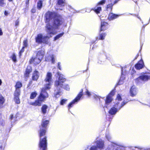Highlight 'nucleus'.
<instances>
[{"label":"nucleus","instance_id":"nucleus-1","mask_svg":"<svg viewBox=\"0 0 150 150\" xmlns=\"http://www.w3.org/2000/svg\"><path fill=\"white\" fill-rule=\"evenodd\" d=\"M46 19V31L47 33L46 35L43 36L41 34L38 35L35 38L36 41L38 43H43L47 44L49 43L50 38L52 37L51 34L54 35L57 32L55 29L57 27L60 25L62 23V18L59 15L50 11L47 12L45 14Z\"/></svg>","mask_w":150,"mask_h":150},{"label":"nucleus","instance_id":"nucleus-2","mask_svg":"<svg viewBox=\"0 0 150 150\" xmlns=\"http://www.w3.org/2000/svg\"><path fill=\"white\" fill-rule=\"evenodd\" d=\"M57 74L59 77L58 80L56 81L55 82V86L56 88V89L55 91V94L56 98H58L60 96L61 93L60 90L62 88H63L67 90H69V89L68 85H64L63 83L66 81L64 76L59 73H57Z\"/></svg>","mask_w":150,"mask_h":150},{"label":"nucleus","instance_id":"nucleus-3","mask_svg":"<svg viewBox=\"0 0 150 150\" xmlns=\"http://www.w3.org/2000/svg\"><path fill=\"white\" fill-rule=\"evenodd\" d=\"M49 121L47 120H43L41 123V126L40 127V142L39 146L40 148H42V150H45L47 148V142L46 137H45L43 139H41V137L43 136L45 134L46 131L45 129L49 123Z\"/></svg>","mask_w":150,"mask_h":150},{"label":"nucleus","instance_id":"nucleus-4","mask_svg":"<svg viewBox=\"0 0 150 150\" xmlns=\"http://www.w3.org/2000/svg\"><path fill=\"white\" fill-rule=\"evenodd\" d=\"M48 96V94L45 91V89L42 88L38 99L36 100L35 102L32 103L31 104L35 106H40L41 105L42 101L46 98H47Z\"/></svg>","mask_w":150,"mask_h":150},{"label":"nucleus","instance_id":"nucleus-5","mask_svg":"<svg viewBox=\"0 0 150 150\" xmlns=\"http://www.w3.org/2000/svg\"><path fill=\"white\" fill-rule=\"evenodd\" d=\"M44 51L43 50L38 51L37 55L35 56H33L31 59L30 60V63H33L35 65L39 64L44 55Z\"/></svg>","mask_w":150,"mask_h":150},{"label":"nucleus","instance_id":"nucleus-6","mask_svg":"<svg viewBox=\"0 0 150 150\" xmlns=\"http://www.w3.org/2000/svg\"><path fill=\"white\" fill-rule=\"evenodd\" d=\"M52 75L50 72L47 73L46 78L44 80L45 87L42 88L45 89V91L47 90H48L50 88V86L52 79Z\"/></svg>","mask_w":150,"mask_h":150},{"label":"nucleus","instance_id":"nucleus-7","mask_svg":"<svg viewBox=\"0 0 150 150\" xmlns=\"http://www.w3.org/2000/svg\"><path fill=\"white\" fill-rule=\"evenodd\" d=\"M116 100L117 102H116L115 103V107L112 108L109 111V113L112 115L115 114L117 111V109L115 107H117V105L119 103L117 102V101H121L122 100L121 97L119 94H118L117 95Z\"/></svg>","mask_w":150,"mask_h":150},{"label":"nucleus","instance_id":"nucleus-8","mask_svg":"<svg viewBox=\"0 0 150 150\" xmlns=\"http://www.w3.org/2000/svg\"><path fill=\"white\" fill-rule=\"evenodd\" d=\"M104 143V142L101 139L97 141L96 142V146H92L90 149V150H101L103 147Z\"/></svg>","mask_w":150,"mask_h":150},{"label":"nucleus","instance_id":"nucleus-9","mask_svg":"<svg viewBox=\"0 0 150 150\" xmlns=\"http://www.w3.org/2000/svg\"><path fill=\"white\" fill-rule=\"evenodd\" d=\"M20 94V90L19 88L16 89L14 94V100L16 103L19 104L20 103L19 96Z\"/></svg>","mask_w":150,"mask_h":150},{"label":"nucleus","instance_id":"nucleus-10","mask_svg":"<svg viewBox=\"0 0 150 150\" xmlns=\"http://www.w3.org/2000/svg\"><path fill=\"white\" fill-rule=\"evenodd\" d=\"M83 91V90H81V91L78 95L77 97L72 101V102L70 103L68 105V107L69 109L71 107H72V105L74 104V103L76 102H77L79 100L80 98L82 96V92Z\"/></svg>","mask_w":150,"mask_h":150},{"label":"nucleus","instance_id":"nucleus-11","mask_svg":"<svg viewBox=\"0 0 150 150\" xmlns=\"http://www.w3.org/2000/svg\"><path fill=\"white\" fill-rule=\"evenodd\" d=\"M115 92L114 91H112L106 97V100L105 101V107L107 108V105L109 104L112 100V96H113Z\"/></svg>","mask_w":150,"mask_h":150},{"label":"nucleus","instance_id":"nucleus-12","mask_svg":"<svg viewBox=\"0 0 150 150\" xmlns=\"http://www.w3.org/2000/svg\"><path fill=\"white\" fill-rule=\"evenodd\" d=\"M149 78V77L147 75H143L141 76L136 79V81L137 83L141 82L142 81H147Z\"/></svg>","mask_w":150,"mask_h":150},{"label":"nucleus","instance_id":"nucleus-13","mask_svg":"<svg viewBox=\"0 0 150 150\" xmlns=\"http://www.w3.org/2000/svg\"><path fill=\"white\" fill-rule=\"evenodd\" d=\"M55 57L53 55H51L46 57L45 60L47 61H51L52 63L54 64L55 63Z\"/></svg>","mask_w":150,"mask_h":150},{"label":"nucleus","instance_id":"nucleus-14","mask_svg":"<svg viewBox=\"0 0 150 150\" xmlns=\"http://www.w3.org/2000/svg\"><path fill=\"white\" fill-rule=\"evenodd\" d=\"M144 65V64L143 61L141 60L135 65V67L137 69L139 70L142 69Z\"/></svg>","mask_w":150,"mask_h":150},{"label":"nucleus","instance_id":"nucleus-15","mask_svg":"<svg viewBox=\"0 0 150 150\" xmlns=\"http://www.w3.org/2000/svg\"><path fill=\"white\" fill-rule=\"evenodd\" d=\"M39 73L37 71L35 70L34 71L32 76L33 80L37 81L39 77Z\"/></svg>","mask_w":150,"mask_h":150},{"label":"nucleus","instance_id":"nucleus-16","mask_svg":"<svg viewBox=\"0 0 150 150\" xmlns=\"http://www.w3.org/2000/svg\"><path fill=\"white\" fill-rule=\"evenodd\" d=\"M137 93V90L134 86H132L130 90V93L131 96H135Z\"/></svg>","mask_w":150,"mask_h":150},{"label":"nucleus","instance_id":"nucleus-17","mask_svg":"<svg viewBox=\"0 0 150 150\" xmlns=\"http://www.w3.org/2000/svg\"><path fill=\"white\" fill-rule=\"evenodd\" d=\"M108 23L104 22H101L100 30L101 31H104L108 27Z\"/></svg>","mask_w":150,"mask_h":150},{"label":"nucleus","instance_id":"nucleus-18","mask_svg":"<svg viewBox=\"0 0 150 150\" xmlns=\"http://www.w3.org/2000/svg\"><path fill=\"white\" fill-rule=\"evenodd\" d=\"M32 71V67L30 66H28L25 74V76L26 77H28L30 73Z\"/></svg>","mask_w":150,"mask_h":150},{"label":"nucleus","instance_id":"nucleus-19","mask_svg":"<svg viewBox=\"0 0 150 150\" xmlns=\"http://www.w3.org/2000/svg\"><path fill=\"white\" fill-rule=\"evenodd\" d=\"M118 16V15L111 13L109 15L108 19L109 20H111L117 18Z\"/></svg>","mask_w":150,"mask_h":150},{"label":"nucleus","instance_id":"nucleus-20","mask_svg":"<svg viewBox=\"0 0 150 150\" xmlns=\"http://www.w3.org/2000/svg\"><path fill=\"white\" fill-rule=\"evenodd\" d=\"M47 108L48 106L46 105L42 106L41 108V111L43 114H45L46 113Z\"/></svg>","mask_w":150,"mask_h":150},{"label":"nucleus","instance_id":"nucleus-21","mask_svg":"<svg viewBox=\"0 0 150 150\" xmlns=\"http://www.w3.org/2000/svg\"><path fill=\"white\" fill-rule=\"evenodd\" d=\"M94 10L97 13H99L100 11L101 10V7H98V6L97 5V6L95 7Z\"/></svg>","mask_w":150,"mask_h":150},{"label":"nucleus","instance_id":"nucleus-22","mask_svg":"<svg viewBox=\"0 0 150 150\" xmlns=\"http://www.w3.org/2000/svg\"><path fill=\"white\" fill-rule=\"evenodd\" d=\"M22 86V84L20 82H18L16 83V85L15 86L16 88H20Z\"/></svg>","mask_w":150,"mask_h":150},{"label":"nucleus","instance_id":"nucleus-23","mask_svg":"<svg viewBox=\"0 0 150 150\" xmlns=\"http://www.w3.org/2000/svg\"><path fill=\"white\" fill-rule=\"evenodd\" d=\"M58 4L61 6H64L65 5L64 0H59L58 2Z\"/></svg>","mask_w":150,"mask_h":150},{"label":"nucleus","instance_id":"nucleus-24","mask_svg":"<svg viewBox=\"0 0 150 150\" xmlns=\"http://www.w3.org/2000/svg\"><path fill=\"white\" fill-rule=\"evenodd\" d=\"M106 35V34L104 33L101 34L100 35V36L99 38H98V39L103 40L104 39Z\"/></svg>","mask_w":150,"mask_h":150},{"label":"nucleus","instance_id":"nucleus-25","mask_svg":"<svg viewBox=\"0 0 150 150\" xmlns=\"http://www.w3.org/2000/svg\"><path fill=\"white\" fill-rule=\"evenodd\" d=\"M5 101V99L1 95H0V105H2Z\"/></svg>","mask_w":150,"mask_h":150},{"label":"nucleus","instance_id":"nucleus-26","mask_svg":"<svg viewBox=\"0 0 150 150\" xmlns=\"http://www.w3.org/2000/svg\"><path fill=\"white\" fill-rule=\"evenodd\" d=\"M42 6V2L41 1H39L38 3L37 8L40 9H41Z\"/></svg>","mask_w":150,"mask_h":150},{"label":"nucleus","instance_id":"nucleus-27","mask_svg":"<svg viewBox=\"0 0 150 150\" xmlns=\"http://www.w3.org/2000/svg\"><path fill=\"white\" fill-rule=\"evenodd\" d=\"M64 33H60L58 35H57L55 38H54V40H56L58 39H59V38L62 37V35H63Z\"/></svg>","mask_w":150,"mask_h":150},{"label":"nucleus","instance_id":"nucleus-28","mask_svg":"<svg viewBox=\"0 0 150 150\" xmlns=\"http://www.w3.org/2000/svg\"><path fill=\"white\" fill-rule=\"evenodd\" d=\"M37 95V93L35 92H33L31 93L30 96V98L31 99H33Z\"/></svg>","mask_w":150,"mask_h":150},{"label":"nucleus","instance_id":"nucleus-29","mask_svg":"<svg viewBox=\"0 0 150 150\" xmlns=\"http://www.w3.org/2000/svg\"><path fill=\"white\" fill-rule=\"evenodd\" d=\"M67 100V99H62L60 102V104L61 105H63L65 103Z\"/></svg>","mask_w":150,"mask_h":150},{"label":"nucleus","instance_id":"nucleus-30","mask_svg":"<svg viewBox=\"0 0 150 150\" xmlns=\"http://www.w3.org/2000/svg\"><path fill=\"white\" fill-rule=\"evenodd\" d=\"M11 58L12 60L14 62L16 61V56L14 54H13L11 56Z\"/></svg>","mask_w":150,"mask_h":150},{"label":"nucleus","instance_id":"nucleus-31","mask_svg":"<svg viewBox=\"0 0 150 150\" xmlns=\"http://www.w3.org/2000/svg\"><path fill=\"white\" fill-rule=\"evenodd\" d=\"M123 78L122 76L120 78V79L118 83V85H121L123 83Z\"/></svg>","mask_w":150,"mask_h":150},{"label":"nucleus","instance_id":"nucleus-32","mask_svg":"<svg viewBox=\"0 0 150 150\" xmlns=\"http://www.w3.org/2000/svg\"><path fill=\"white\" fill-rule=\"evenodd\" d=\"M105 0H102L100 2H99L97 4V6L98 5H103L105 3Z\"/></svg>","mask_w":150,"mask_h":150},{"label":"nucleus","instance_id":"nucleus-33","mask_svg":"<svg viewBox=\"0 0 150 150\" xmlns=\"http://www.w3.org/2000/svg\"><path fill=\"white\" fill-rule=\"evenodd\" d=\"M24 47H26L28 46L27 41V40H24L23 42Z\"/></svg>","mask_w":150,"mask_h":150},{"label":"nucleus","instance_id":"nucleus-34","mask_svg":"<svg viewBox=\"0 0 150 150\" xmlns=\"http://www.w3.org/2000/svg\"><path fill=\"white\" fill-rule=\"evenodd\" d=\"M24 47H23L21 50L20 52H19V56H20L21 55L22 53H23L24 51Z\"/></svg>","mask_w":150,"mask_h":150},{"label":"nucleus","instance_id":"nucleus-35","mask_svg":"<svg viewBox=\"0 0 150 150\" xmlns=\"http://www.w3.org/2000/svg\"><path fill=\"white\" fill-rule=\"evenodd\" d=\"M5 4L4 0H0V4L1 6H3Z\"/></svg>","mask_w":150,"mask_h":150},{"label":"nucleus","instance_id":"nucleus-36","mask_svg":"<svg viewBox=\"0 0 150 150\" xmlns=\"http://www.w3.org/2000/svg\"><path fill=\"white\" fill-rule=\"evenodd\" d=\"M112 4H108L107 6V8H112Z\"/></svg>","mask_w":150,"mask_h":150},{"label":"nucleus","instance_id":"nucleus-37","mask_svg":"<svg viewBox=\"0 0 150 150\" xmlns=\"http://www.w3.org/2000/svg\"><path fill=\"white\" fill-rule=\"evenodd\" d=\"M126 103H125L124 102H122L121 104V106L119 108V109H120L121 108L123 107L125 104H126Z\"/></svg>","mask_w":150,"mask_h":150},{"label":"nucleus","instance_id":"nucleus-38","mask_svg":"<svg viewBox=\"0 0 150 150\" xmlns=\"http://www.w3.org/2000/svg\"><path fill=\"white\" fill-rule=\"evenodd\" d=\"M86 93V94L89 96H90L91 95L90 93L89 92V91L88 90H87Z\"/></svg>","mask_w":150,"mask_h":150},{"label":"nucleus","instance_id":"nucleus-39","mask_svg":"<svg viewBox=\"0 0 150 150\" xmlns=\"http://www.w3.org/2000/svg\"><path fill=\"white\" fill-rule=\"evenodd\" d=\"M4 14L6 16H7L9 14V13L7 11H5Z\"/></svg>","mask_w":150,"mask_h":150},{"label":"nucleus","instance_id":"nucleus-40","mask_svg":"<svg viewBox=\"0 0 150 150\" xmlns=\"http://www.w3.org/2000/svg\"><path fill=\"white\" fill-rule=\"evenodd\" d=\"M19 24V22L18 21H16L15 22V25L16 26H18Z\"/></svg>","mask_w":150,"mask_h":150},{"label":"nucleus","instance_id":"nucleus-41","mask_svg":"<svg viewBox=\"0 0 150 150\" xmlns=\"http://www.w3.org/2000/svg\"><path fill=\"white\" fill-rule=\"evenodd\" d=\"M60 62H58V68L60 69L61 70V68H60Z\"/></svg>","mask_w":150,"mask_h":150},{"label":"nucleus","instance_id":"nucleus-42","mask_svg":"<svg viewBox=\"0 0 150 150\" xmlns=\"http://www.w3.org/2000/svg\"><path fill=\"white\" fill-rule=\"evenodd\" d=\"M3 34V32L2 31V30L0 28V35H1Z\"/></svg>","mask_w":150,"mask_h":150},{"label":"nucleus","instance_id":"nucleus-43","mask_svg":"<svg viewBox=\"0 0 150 150\" xmlns=\"http://www.w3.org/2000/svg\"><path fill=\"white\" fill-rule=\"evenodd\" d=\"M13 115H11V116H10V119L11 120H12L13 118Z\"/></svg>","mask_w":150,"mask_h":150},{"label":"nucleus","instance_id":"nucleus-44","mask_svg":"<svg viewBox=\"0 0 150 150\" xmlns=\"http://www.w3.org/2000/svg\"><path fill=\"white\" fill-rule=\"evenodd\" d=\"M107 138L109 141H110V137L109 136H107Z\"/></svg>","mask_w":150,"mask_h":150},{"label":"nucleus","instance_id":"nucleus-45","mask_svg":"<svg viewBox=\"0 0 150 150\" xmlns=\"http://www.w3.org/2000/svg\"><path fill=\"white\" fill-rule=\"evenodd\" d=\"M31 11L33 13H34L35 12V10L34 9H32L31 10Z\"/></svg>","mask_w":150,"mask_h":150},{"label":"nucleus","instance_id":"nucleus-46","mask_svg":"<svg viewBox=\"0 0 150 150\" xmlns=\"http://www.w3.org/2000/svg\"><path fill=\"white\" fill-rule=\"evenodd\" d=\"M118 1V0H116L115 1V2H114V4H115L116 3H117V2Z\"/></svg>","mask_w":150,"mask_h":150},{"label":"nucleus","instance_id":"nucleus-47","mask_svg":"<svg viewBox=\"0 0 150 150\" xmlns=\"http://www.w3.org/2000/svg\"><path fill=\"white\" fill-rule=\"evenodd\" d=\"M1 83H2L1 80V79H0V85H1Z\"/></svg>","mask_w":150,"mask_h":150},{"label":"nucleus","instance_id":"nucleus-48","mask_svg":"<svg viewBox=\"0 0 150 150\" xmlns=\"http://www.w3.org/2000/svg\"><path fill=\"white\" fill-rule=\"evenodd\" d=\"M9 1H12L13 0H8Z\"/></svg>","mask_w":150,"mask_h":150},{"label":"nucleus","instance_id":"nucleus-49","mask_svg":"<svg viewBox=\"0 0 150 150\" xmlns=\"http://www.w3.org/2000/svg\"><path fill=\"white\" fill-rule=\"evenodd\" d=\"M137 57L135 58V59H136V58H137Z\"/></svg>","mask_w":150,"mask_h":150}]
</instances>
